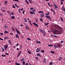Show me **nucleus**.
<instances>
[{
  "label": "nucleus",
  "mask_w": 65,
  "mask_h": 65,
  "mask_svg": "<svg viewBox=\"0 0 65 65\" xmlns=\"http://www.w3.org/2000/svg\"><path fill=\"white\" fill-rule=\"evenodd\" d=\"M51 54H54V53H55V52L54 51H51Z\"/></svg>",
  "instance_id": "4be33fe9"
},
{
  "label": "nucleus",
  "mask_w": 65,
  "mask_h": 65,
  "mask_svg": "<svg viewBox=\"0 0 65 65\" xmlns=\"http://www.w3.org/2000/svg\"><path fill=\"white\" fill-rule=\"evenodd\" d=\"M61 4H63V2H61Z\"/></svg>",
  "instance_id": "774afa93"
},
{
  "label": "nucleus",
  "mask_w": 65,
  "mask_h": 65,
  "mask_svg": "<svg viewBox=\"0 0 65 65\" xmlns=\"http://www.w3.org/2000/svg\"><path fill=\"white\" fill-rule=\"evenodd\" d=\"M48 46H50V47H51V46H53V44H52V45L48 44Z\"/></svg>",
  "instance_id": "a211bd4d"
},
{
  "label": "nucleus",
  "mask_w": 65,
  "mask_h": 65,
  "mask_svg": "<svg viewBox=\"0 0 65 65\" xmlns=\"http://www.w3.org/2000/svg\"><path fill=\"white\" fill-rule=\"evenodd\" d=\"M30 14H33V12L30 11Z\"/></svg>",
  "instance_id": "bb28decb"
},
{
  "label": "nucleus",
  "mask_w": 65,
  "mask_h": 65,
  "mask_svg": "<svg viewBox=\"0 0 65 65\" xmlns=\"http://www.w3.org/2000/svg\"><path fill=\"white\" fill-rule=\"evenodd\" d=\"M43 63H46V61L45 60V59H44V60L43 61Z\"/></svg>",
  "instance_id": "6ab92c4d"
},
{
  "label": "nucleus",
  "mask_w": 65,
  "mask_h": 65,
  "mask_svg": "<svg viewBox=\"0 0 65 65\" xmlns=\"http://www.w3.org/2000/svg\"><path fill=\"white\" fill-rule=\"evenodd\" d=\"M24 20H25V22H27V20L26 19H25V18L24 19Z\"/></svg>",
  "instance_id": "37998d69"
},
{
  "label": "nucleus",
  "mask_w": 65,
  "mask_h": 65,
  "mask_svg": "<svg viewBox=\"0 0 65 65\" xmlns=\"http://www.w3.org/2000/svg\"><path fill=\"white\" fill-rule=\"evenodd\" d=\"M50 65H52L53 64V63H52V62H51L50 63Z\"/></svg>",
  "instance_id": "c85d7f7f"
},
{
  "label": "nucleus",
  "mask_w": 65,
  "mask_h": 65,
  "mask_svg": "<svg viewBox=\"0 0 65 65\" xmlns=\"http://www.w3.org/2000/svg\"><path fill=\"white\" fill-rule=\"evenodd\" d=\"M33 8H30V10H32V9H33Z\"/></svg>",
  "instance_id": "69168bd1"
},
{
  "label": "nucleus",
  "mask_w": 65,
  "mask_h": 65,
  "mask_svg": "<svg viewBox=\"0 0 65 65\" xmlns=\"http://www.w3.org/2000/svg\"><path fill=\"white\" fill-rule=\"evenodd\" d=\"M49 19H50V21H52V18H51V17H50Z\"/></svg>",
  "instance_id": "49530a36"
},
{
  "label": "nucleus",
  "mask_w": 65,
  "mask_h": 65,
  "mask_svg": "<svg viewBox=\"0 0 65 65\" xmlns=\"http://www.w3.org/2000/svg\"><path fill=\"white\" fill-rule=\"evenodd\" d=\"M38 13H43V12L42 11H39Z\"/></svg>",
  "instance_id": "4468645a"
},
{
  "label": "nucleus",
  "mask_w": 65,
  "mask_h": 65,
  "mask_svg": "<svg viewBox=\"0 0 65 65\" xmlns=\"http://www.w3.org/2000/svg\"><path fill=\"white\" fill-rule=\"evenodd\" d=\"M60 33H59L58 32H57L56 33V34H57V35H58V34H59Z\"/></svg>",
  "instance_id": "8fccbe9b"
},
{
  "label": "nucleus",
  "mask_w": 65,
  "mask_h": 65,
  "mask_svg": "<svg viewBox=\"0 0 65 65\" xmlns=\"http://www.w3.org/2000/svg\"><path fill=\"white\" fill-rule=\"evenodd\" d=\"M36 59L37 60H39V58H38V57H36Z\"/></svg>",
  "instance_id": "2f4dec72"
},
{
  "label": "nucleus",
  "mask_w": 65,
  "mask_h": 65,
  "mask_svg": "<svg viewBox=\"0 0 65 65\" xmlns=\"http://www.w3.org/2000/svg\"><path fill=\"white\" fill-rule=\"evenodd\" d=\"M60 19L61 21H62L63 22H64V21H63V19H62V18L61 17H60Z\"/></svg>",
  "instance_id": "7c9ffc66"
},
{
  "label": "nucleus",
  "mask_w": 65,
  "mask_h": 65,
  "mask_svg": "<svg viewBox=\"0 0 65 65\" xmlns=\"http://www.w3.org/2000/svg\"><path fill=\"white\" fill-rule=\"evenodd\" d=\"M4 48L5 49V50H6L7 49V48H8V45H5L4 46Z\"/></svg>",
  "instance_id": "f03ea898"
},
{
  "label": "nucleus",
  "mask_w": 65,
  "mask_h": 65,
  "mask_svg": "<svg viewBox=\"0 0 65 65\" xmlns=\"http://www.w3.org/2000/svg\"><path fill=\"white\" fill-rule=\"evenodd\" d=\"M33 24L34 25H35V26H36L37 27H38V25H37V24H36L34 22L33 23Z\"/></svg>",
  "instance_id": "7ed1b4c3"
},
{
  "label": "nucleus",
  "mask_w": 65,
  "mask_h": 65,
  "mask_svg": "<svg viewBox=\"0 0 65 65\" xmlns=\"http://www.w3.org/2000/svg\"><path fill=\"white\" fill-rule=\"evenodd\" d=\"M54 32H60V31L58 30H54Z\"/></svg>",
  "instance_id": "b1692460"
},
{
  "label": "nucleus",
  "mask_w": 65,
  "mask_h": 65,
  "mask_svg": "<svg viewBox=\"0 0 65 65\" xmlns=\"http://www.w3.org/2000/svg\"><path fill=\"white\" fill-rule=\"evenodd\" d=\"M25 27H25V28L26 29H27V28L28 27V26H27L26 24L25 25Z\"/></svg>",
  "instance_id": "9b49d317"
},
{
  "label": "nucleus",
  "mask_w": 65,
  "mask_h": 65,
  "mask_svg": "<svg viewBox=\"0 0 65 65\" xmlns=\"http://www.w3.org/2000/svg\"><path fill=\"white\" fill-rule=\"evenodd\" d=\"M1 56L2 57H5V56H6V55H3V54Z\"/></svg>",
  "instance_id": "e433bc0d"
},
{
  "label": "nucleus",
  "mask_w": 65,
  "mask_h": 65,
  "mask_svg": "<svg viewBox=\"0 0 65 65\" xmlns=\"http://www.w3.org/2000/svg\"><path fill=\"white\" fill-rule=\"evenodd\" d=\"M8 33V31H7L6 30L4 32V34H6V33Z\"/></svg>",
  "instance_id": "aec40b11"
},
{
  "label": "nucleus",
  "mask_w": 65,
  "mask_h": 65,
  "mask_svg": "<svg viewBox=\"0 0 65 65\" xmlns=\"http://www.w3.org/2000/svg\"><path fill=\"white\" fill-rule=\"evenodd\" d=\"M40 20L41 22H43V19H42L41 18H40Z\"/></svg>",
  "instance_id": "f704fd0d"
},
{
  "label": "nucleus",
  "mask_w": 65,
  "mask_h": 65,
  "mask_svg": "<svg viewBox=\"0 0 65 65\" xmlns=\"http://www.w3.org/2000/svg\"><path fill=\"white\" fill-rule=\"evenodd\" d=\"M43 35H44V36H45V32H44L43 33Z\"/></svg>",
  "instance_id": "4d7b16f0"
},
{
  "label": "nucleus",
  "mask_w": 65,
  "mask_h": 65,
  "mask_svg": "<svg viewBox=\"0 0 65 65\" xmlns=\"http://www.w3.org/2000/svg\"><path fill=\"white\" fill-rule=\"evenodd\" d=\"M14 18H15V17L14 16L11 17L10 18L12 19H14Z\"/></svg>",
  "instance_id": "6e6552de"
},
{
  "label": "nucleus",
  "mask_w": 65,
  "mask_h": 65,
  "mask_svg": "<svg viewBox=\"0 0 65 65\" xmlns=\"http://www.w3.org/2000/svg\"><path fill=\"white\" fill-rule=\"evenodd\" d=\"M28 1L29 2V3H30V4H32V2H31V0H28Z\"/></svg>",
  "instance_id": "cd10ccee"
},
{
  "label": "nucleus",
  "mask_w": 65,
  "mask_h": 65,
  "mask_svg": "<svg viewBox=\"0 0 65 65\" xmlns=\"http://www.w3.org/2000/svg\"><path fill=\"white\" fill-rule=\"evenodd\" d=\"M15 36H16V38H19V36L18 35V34L16 35H15Z\"/></svg>",
  "instance_id": "ddd939ff"
},
{
  "label": "nucleus",
  "mask_w": 65,
  "mask_h": 65,
  "mask_svg": "<svg viewBox=\"0 0 65 65\" xmlns=\"http://www.w3.org/2000/svg\"><path fill=\"white\" fill-rule=\"evenodd\" d=\"M48 24H49V23H44V25H48Z\"/></svg>",
  "instance_id": "412c9836"
},
{
  "label": "nucleus",
  "mask_w": 65,
  "mask_h": 65,
  "mask_svg": "<svg viewBox=\"0 0 65 65\" xmlns=\"http://www.w3.org/2000/svg\"><path fill=\"white\" fill-rule=\"evenodd\" d=\"M61 45L60 44H58L57 45V46L58 47H60V46H61Z\"/></svg>",
  "instance_id": "dca6fc26"
},
{
  "label": "nucleus",
  "mask_w": 65,
  "mask_h": 65,
  "mask_svg": "<svg viewBox=\"0 0 65 65\" xmlns=\"http://www.w3.org/2000/svg\"><path fill=\"white\" fill-rule=\"evenodd\" d=\"M56 28L58 29V30H60V31H63V30L62 29V28H61V27L59 26H56Z\"/></svg>",
  "instance_id": "f257e3e1"
},
{
  "label": "nucleus",
  "mask_w": 65,
  "mask_h": 65,
  "mask_svg": "<svg viewBox=\"0 0 65 65\" xmlns=\"http://www.w3.org/2000/svg\"><path fill=\"white\" fill-rule=\"evenodd\" d=\"M41 18H42L44 17V14H41Z\"/></svg>",
  "instance_id": "1a4fd4ad"
},
{
  "label": "nucleus",
  "mask_w": 65,
  "mask_h": 65,
  "mask_svg": "<svg viewBox=\"0 0 65 65\" xmlns=\"http://www.w3.org/2000/svg\"><path fill=\"white\" fill-rule=\"evenodd\" d=\"M39 30H40V31H41V32H42V30L41 29H39Z\"/></svg>",
  "instance_id": "603ef678"
},
{
  "label": "nucleus",
  "mask_w": 65,
  "mask_h": 65,
  "mask_svg": "<svg viewBox=\"0 0 65 65\" xmlns=\"http://www.w3.org/2000/svg\"><path fill=\"white\" fill-rule=\"evenodd\" d=\"M51 11H53V12H54V11L53 10V9H51Z\"/></svg>",
  "instance_id": "680f3d73"
},
{
  "label": "nucleus",
  "mask_w": 65,
  "mask_h": 65,
  "mask_svg": "<svg viewBox=\"0 0 65 65\" xmlns=\"http://www.w3.org/2000/svg\"><path fill=\"white\" fill-rule=\"evenodd\" d=\"M2 51L3 52H4V49L3 48L2 49Z\"/></svg>",
  "instance_id": "0e129e2a"
},
{
  "label": "nucleus",
  "mask_w": 65,
  "mask_h": 65,
  "mask_svg": "<svg viewBox=\"0 0 65 65\" xmlns=\"http://www.w3.org/2000/svg\"><path fill=\"white\" fill-rule=\"evenodd\" d=\"M12 31H13V32H14L15 30H14V29H13V27H12Z\"/></svg>",
  "instance_id": "473e14b6"
},
{
  "label": "nucleus",
  "mask_w": 65,
  "mask_h": 65,
  "mask_svg": "<svg viewBox=\"0 0 65 65\" xmlns=\"http://www.w3.org/2000/svg\"><path fill=\"white\" fill-rule=\"evenodd\" d=\"M54 6L55 9H56V10H57V8H58V7H57V5H54Z\"/></svg>",
  "instance_id": "20e7f679"
},
{
  "label": "nucleus",
  "mask_w": 65,
  "mask_h": 65,
  "mask_svg": "<svg viewBox=\"0 0 65 65\" xmlns=\"http://www.w3.org/2000/svg\"><path fill=\"white\" fill-rule=\"evenodd\" d=\"M40 52H41V53H44V52L43 50H41V51Z\"/></svg>",
  "instance_id": "c756f323"
},
{
  "label": "nucleus",
  "mask_w": 65,
  "mask_h": 65,
  "mask_svg": "<svg viewBox=\"0 0 65 65\" xmlns=\"http://www.w3.org/2000/svg\"><path fill=\"white\" fill-rule=\"evenodd\" d=\"M12 7L13 8H15V6L14 5H13L12 6Z\"/></svg>",
  "instance_id": "a18cd8bd"
},
{
  "label": "nucleus",
  "mask_w": 65,
  "mask_h": 65,
  "mask_svg": "<svg viewBox=\"0 0 65 65\" xmlns=\"http://www.w3.org/2000/svg\"><path fill=\"white\" fill-rule=\"evenodd\" d=\"M7 12H8V13H10V12H9V11H7Z\"/></svg>",
  "instance_id": "338daca9"
},
{
  "label": "nucleus",
  "mask_w": 65,
  "mask_h": 65,
  "mask_svg": "<svg viewBox=\"0 0 65 65\" xmlns=\"http://www.w3.org/2000/svg\"><path fill=\"white\" fill-rule=\"evenodd\" d=\"M63 42H64V41H61L60 42H61V43H63Z\"/></svg>",
  "instance_id": "052dcab7"
},
{
  "label": "nucleus",
  "mask_w": 65,
  "mask_h": 65,
  "mask_svg": "<svg viewBox=\"0 0 65 65\" xmlns=\"http://www.w3.org/2000/svg\"><path fill=\"white\" fill-rule=\"evenodd\" d=\"M22 63L23 65H25V62L24 61H22Z\"/></svg>",
  "instance_id": "a878e982"
},
{
  "label": "nucleus",
  "mask_w": 65,
  "mask_h": 65,
  "mask_svg": "<svg viewBox=\"0 0 65 65\" xmlns=\"http://www.w3.org/2000/svg\"><path fill=\"white\" fill-rule=\"evenodd\" d=\"M8 3V2H7V1H6L5 2V4H7Z\"/></svg>",
  "instance_id": "f3484780"
},
{
  "label": "nucleus",
  "mask_w": 65,
  "mask_h": 65,
  "mask_svg": "<svg viewBox=\"0 0 65 65\" xmlns=\"http://www.w3.org/2000/svg\"><path fill=\"white\" fill-rule=\"evenodd\" d=\"M62 59V57H60L59 59H58V61H61V59Z\"/></svg>",
  "instance_id": "0eeeda50"
},
{
  "label": "nucleus",
  "mask_w": 65,
  "mask_h": 65,
  "mask_svg": "<svg viewBox=\"0 0 65 65\" xmlns=\"http://www.w3.org/2000/svg\"><path fill=\"white\" fill-rule=\"evenodd\" d=\"M36 53H38V52H39V48H37V49L36 50Z\"/></svg>",
  "instance_id": "f8f14e48"
},
{
  "label": "nucleus",
  "mask_w": 65,
  "mask_h": 65,
  "mask_svg": "<svg viewBox=\"0 0 65 65\" xmlns=\"http://www.w3.org/2000/svg\"><path fill=\"white\" fill-rule=\"evenodd\" d=\"M63 7H62V8H63V11H65V8L64 9V8H63Z\"/></svg>",
  "instance_id": "3c124183"
},
{
  "label": "nucleus",
  "mask_w": 65,
  "mask_h": 65,
  "mask_svg": "<svg viewBox=\"0 0 65 65\" xmlns=\"http://www.w3.org/2000/svg\"><path fill=\"white\" fill-rule=\"evenodd\" d=\"M15 65H20V64L18 63V62H16L15 63Z\"/></svg>",
  "instance_id": "9d476101"
},
{
  "label": "nucleus",
  "mask_w": 65,
  "mask_h": 65,
  "mask_svg": "<svg viewBox=\"0 0 65 65\" xmlns=\"http://www.w3.org/2000/svg\"><path fill=\"white\" fill-rule=\"evenodd\" d=\"M29 23L31 25V26H32V24H31L30 21H29Z\"/></svg>",
  "instance_id": "4c0bfd02"
},
{
  "label": "nucleus",
  "mask_w": 65,
  "mask_h": 65,
  "mask_svg": "<svg viewBox=\"0 0 65 65\" xmlns=\"http://www.w3.org/2000/svg\"><path fill=\"white\" fill-rule=\"evenodd\" d=\"M5 27L7 29H8V27H7V26H6V25L5 26Z\"/></svg>",
  "instance_id": "09e8293b"
},
{
  "label": "nucleus",
  "mask_w": 65,
  "mask_h": 65,
  "mask_svg": "<svg viewBox=\"0 0 65 65\" xmlns=\"http://www.w3.org/2000/svg\"><path fill=\"white\" fill-rule=\"evenodd\" d=\"M33 11H35V9H34L32 10Z\"/></svg>",
  "instance_id": "a19ab883"
},
{
  "label": "nucleus",
  "mask_w": 65,
  "mask_h": 65,
  "mask_svg": "<svg viewBox=\"0 0 65 65\" xmlns=\"http://www.w3.org/2000/svg\"><path fill=\"white\" fill-rule=\"evenodd\" d=\"M24 13H25V11H23V14H24Z\"/></svg>",
  "instance_id": "e2e57ef3"
},
{
  "label": "nucleus",
  "mask_w": 65,
  "mask_h": 65,
  "mask_svg": "<svg viewBox=\"0 0 65 65\" xmlns=\"http://www.w3.org/2000/svg\"><path fill=\"white\" fill-rule=\"evenodd\" d=\"M38 21V20L37 19H36V22H37Z\"/></svg>",
  "instance_id": "bf43d9fd"
},
{
  "label": "nucleus",
  "mask_w": 65,
  "mask_h": 65,
  "mask_svg": "<svg viewBox=\"0 0 65 65\" xmlns=\"http://www.w3.org/2000/svg\"><path fill=\"white\" fill-rule=\"evenodd\" d=\"M24 58H23V59H22L20 61H24Z\"/></svg>",
  "instance_id": "de8ad7c7"
},
{
  "label": "nucleus",
  "mask_w": 65,
  "mask_h": 65,
  "mask_svg": "<svg viewBox=\"0 0 65 65\" xmlns=\"http://www.w3.org/2000/svg\"><path fill=\"white\" fill-rule=\"evenodd\" d=\"M5 54L6 55H9V54H8L7 53H5Z\"/></svg>",
  "instance_id": "864d4df0"
},
{
  "label": "nucleus",
  "mask_w": 65,
  "mask_h": 65,
  "mask_svg": "<svg viewBox=\"0 0 65 65\" xmlns=\"http://www.w3.org/2000/svg\"><path fill=\"white\" fill-rule=\"evenodd\" d=\"M0 35H1V36H2V35H3V33H0Z\"/></svg>",
  "instance_id": "58836bf2"
},
{
  "label": "nucleus",
  "mask_w": 65,
  "mask_h": 65,
  "mask_svg": "<svg viewBox=\"0 0 65 65\" xmlns=\"http://www.w3.org/2000/svg\"><path fill=\"white\" fill-rule=\"evenodd\" d=\"M28 53L29 54H31V52H30V51H28Z\"/></svg>",
  "instance_id": "ea45409f"
},
{
  "label": "nucleus",
  "mask_w": 65,
  "mask_h": 65,
  "mask_svg": "<svg viewBox=\"0 0 65 65\" xmlns=\"http://www.w3.org/2000/svg\"><path fill=\"white\" fill-rule=\"evenodd\" d=\"M53 36L54 37H56L57 38V37H58V36H55L54 35H53Z\"/></svg>",
  "instance_id": "72a5a7b5"
},
{
  "label": "nucleus",
  "mask_w": 65,
  "mask_h": 65,
  "mask_svg": "<svg viewBox=\"0 0 65 65\" xmlns=\"http://www.w3.org/2000/svg\"><path fill=\"white\" fill-rule=\"evenodd\" d=\"M40 55V53H38V54H37V56H39V55Z\"/></svg>",
  "instance_id": "79ce46f5"
},
{
  "label": "nucleus",
  "mask_w": 65,
  "mask_h": 65,
  "mask_svg": "<svg viewBox=\"0 0 65 65\" xmlns=\"http://www.w3.org/2000/svg\"><path fill=\"white\" fill-rule=\"evenodd\" d=\"M36 42L37 43H38V44H39V43H41V42L40 41H38L37 40L36 41Z\"/></svg>",
  "instance_id": "39448f33"
},
{
  "label": "nucleus",
  "mask_w": 65,
  "mask_h": 65,
  "mask_svg": "<svg viewBox=\"0 0 65 65\" xmlns=\"http://www.w3.org/2000/svg\"><path fill=\"white\" fill-rule=\"evenodd\" d=\"M17 32V34H19V35H20V31H18Z\"/></svg>",
  "instance_id": "5701e85b"
},
{
  "label": "nucleus",
  "mask_w": 65,
  "mask_h": 65,
  "mask_svg": "<svg viewBox=\"0 0 65 65\" xmlns=\"http://www.w3.org/2000/svg\"><path fill=\"white\" fill-rule=\"evenodd\" d=\"M27 39L29 40H31V39L30 38H28Z\"/></svg>",
  "instance_id": "c03bdc74"
},
{
  "label": "nucleus",
  "mask_w": 65,
  "mask_h": 65,
  "mask_svg": "<svg viewBox=\"0 0 65 65\" xmlns=\"http://www.w3.org/2000/svg\"><path fill=\"white\" fill-rule=\"evenodd\" d=\"M54 47H55V48L56 49V48H57V46H56V45H55Z\"/></svg>",
  "instance_id": "c9c22d12"
},
{
  "label": "nucleus",
  "mask_w": 65,
  "mask_h": 65,
  "mask_svg": "<svg viewBox=\"0 0 65 65\" xmlns=\"http://www.w3.org/2000/svg\"><path fill=\"white\" fill-rule=\"evenodd\" d=\"M9 43H11V41H10V40H9Z\"/></svg>",
  "instance_id": "13d9d810"
},
{
  "label": "nucleus",
  "mask_w": 65,
  "mask_h": 65,
  "mask_svg": "<svg viewBox=\"0 0 65 65\" xmlns=\"http://www.w3.org/2000/svg\"><path fill=\"white\" fill-rule=\"evenodd\" d=\"M48 6H50V3H48Z\"/></svg>",
  "instance_id": "6e6d98bb"
},
{
  "label": "nucleus",
  "mask_w": 65,
  "mask_h": 65,
  "mask_svg": "<svg viewBox=\"0 0 65 65\" xmlns=\"http://www.w3.org/2000/svg\"><path fill=\"white\" fill-rule=\"evenodd\" d=\"M21 52H22L21 51H20V52L19 53L18 55V56H19L20 55V54H21Z\"/></svg>",
  "instance_id": "2eb2a0df"
},
{
  "label": "nucleus",
  "mask_w": 65,
  "mask_h": 65,
  "mask_svg": "<svg viewBox=\"0 0 65 65\" xmlns=\"http://www.w3.org/2000/svg\"><path fill=\"white\" fill-rule=\"evenodd\" d=\"M25 2H26V3H27V4H29V2H28V1H27V0H25Z\"/></svg>",
  "instance_id": "393cba45"
},
{
  "label": "nucleus",
  "mask_w": 65,
  "mask_h": 65,
  "mask_svg": "<svg viewBox=\"0 0 65 65\" xmlns=\"http://www.w3.org/2000/svg\"><path fill=\"white\" fill-rule=\"evenodd\" d=\"M45 17H46L47 19H49V18H50V16H47V15L45 16Z\"/></svg>",
  "instance_id": "423d86ee"
},
{
  "label": "nucleus",
  "mask_w": 65,
  "mask_h": 65,
  "mask_svg": "<svg viewBox=\"0 0 65 65\" xmlns=\"http://www.w3.org/2000/svg\"><path fill=\"white\" fill-rule=\"evenodd\" d=\"M0 39L1 40H3V39H2L1 38H0Z\"/></svg>",
  "instance_id": "5fc2aeb1"
}]
</instances>
